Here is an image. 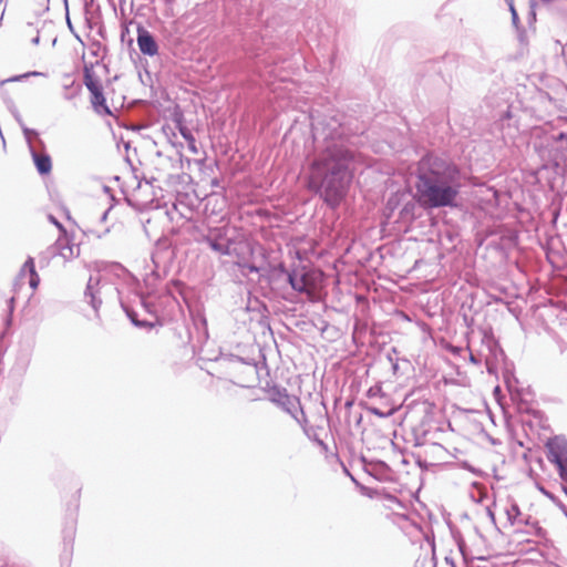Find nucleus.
<instances>
[{"mask_svg":"<svg viewBox=\"0 0 567 567\" xmlns=\"http://www.w3.org/2000/svg\"><path fill=\"white\" fill-rule=\"evenodd\" d=\"M317 143L309 158L307 187L334 209L347 197L354 177L355 153L347 128L336 117L312 124Z\"/></svg>","mask_w":567,"mask_h":567,"instance_id":"obj_1","label":"nucleus"},{"mask_svg":"<svg viewBox=\"0 0 567 567\" xmlns=\"http://www.w3.org/2000/svg\"><path fill=\"white\" fill-rule=\"evenodd\" d=\"M461 188L462 172L453 161L433 154L419 161L415 190L417 202L424 207L456 206Z\"/></svg>","mask_w":567,"mask_h":567,"instance_id":"obj_2","label":"nucleus"},{"mask_svg":"<svg viewBox=\"0 0 567 567\" xmlns=\"http://www.w3.org/2000/svg\"><path fill=\"white\" fill-rule=\"evenodd\" d=\"M197 241L207 245L220 256H230L236 244L235 229L228 225L208 227L206 231H199Z\"/></svg>","mask_w":567,"mask_h":567,"instance_id":"obj_3","label":"nucleus"},{"mask_svg":"<svg viewBox=\"0 0 567 567\" xmlns=\"http://www.w3.org/2000/svg\"><path fill=\"white\" fill-rule=\"evenodd\" d=\"M84 85L91 93V104L94 112L101 116H111L113 115L111 109L106 104V99L104 96L103 86L97 79V76L92 71L91 66H84Z\"/></svg>","mask_w":567,"mask_h":567,"instance_id":"obj_4","label":"nucleus"},{"mask_svg":"<svg viewBox=\"0 0 567 567\" xmlns=\"http://www.w3.org/2000/svg\"><path fill=\"white\" fill-rule=\"evenodd\" d=\"M270 401L288 413L299 424L307 423V416L297 396L290 395L285 388L274 386Z\"/></svg>","mask_w":567,"mask_h":567,"instance_id":"obj_5","label":"nucleus"},{"mask_svg":"<svg viewBox=\"0 0 567 567\" xmlns=\"http://www.w3.org/2000/svg\"><path fill=\"white\" fill-rule=\"evenodd\" d=\"M547 447L548 460L557 466L563 481V489L567 495V441L555 437L548 442Z\"/></svg>","mask_w":567,"mask_h":567,"instance_id":"obj_6","label":"nucleus"},{"mask_svg":"<svg viewBox=\"0 0 567 567\" xmlns=\"http://www.w3.org/2000/svg\"><path fill=\"white\" fill-rule=\"evenodd\" d=\"M482 342L486 350V353H483L486 369L488 373H495L499 364L506 359L505 352L493 334H484Z\"/></svg>","mask_w":567,"mask_h":567,"instance_id":"obj_7","label":"nucleus"},{"mask_svg":"<svg viewBox=\"0 0 567 567\" xmlns=\"http://www.w3.org/2000/svg\"><path fill=\"white\" fill-rule=\"evenodd\" d=\"M282 271L287 275V281L295 291L312 297L315 292V284L311 278V272L305 270L299 271L296 269L287 271L284 268Z\"/></svg>","mask_w":567,"mask_h":567,"instance_id":"obj_8","label":"nucleus"},{"mask_svg":"<svg viewBox=\"0 0 567 567\" xmlns=\"http://www.w3.org/2000/svg\"><path fill=\"white\" fill-rule=\"evenodd\" d=\"M507 520L511 525L515 524H524L526 526H530L534 528V534L536 536H544L545 532L544 529L538 525V522L533 520L530 515H524L517 503L512 502L508 506L504 509Z\"/></svg>","mask_w":567,"mask_h":567,"instance_id":"obj_9","label":"nucleus"},{"mask_svg":"<svg viewBox=\"0 0 567 567\" xmlns=\"http://www.w3.org/2000/svg\"><path fill=\"white\" fill-rule=\"evenodd\" d=\"M137 47L143 55L155 56L158 54V43L152 32H150L144 25H137Z\"/></svg>","mask_w":567,"mask_h":567,"instance_id":"obj_10","label":"nucleus"},{"mask_svg":"<svg viewBox=\"0 0 567 567\" xmlns=\"http://www.w3.org/2000/svg\"><path fill=\"white\" fill-rule=\"evenodd\" d=\"M549 146L554 164L556 166L567 165V133L559 132L553 136Z\"/></svg>","mask_w":567,"mask_h":567,"instance_id":"obj_11","label":"nucleus"},{"mask_svg":"<svg viewBox=\"0 0 567 567\" xmlns=\"http://www.w3.org/2000/svg\"><path fill=\"white\" fill-rule=\"evenodd\" d=\"M157 158V165L154 167L156 173H152L151 175L143 174L141 177L136 174V169L134 171V177L136 179H140L138 187L141 186V182L144 181L148 185H154L155 182H158L165 177V174L163 172V167L169 165L172 163L171 157L163 156L161 152L156 153Z\"/></svg>","mask_w":567,"mask_h":567,"instance_id":"obj_12","label":"nucleus"},{"mask_svg":"<svg viewBox=\"0 0 567 567\" xmlns=\"http://www.w3.org/2000/svg\"><path fill=\"white\" fill-rule=\"evenodd\" d=\"M54 251H58V254L64 259V260H71L80 255V247L76 244H73L70 238L65 235H61L55 244H54Z\"/></svg>","mask_w":567,"mask_h":567,"instance_id":"obj_13","label":"nucleus"},{"mask_svg":"<svg viewBox=\"0 0 567 567\" xmlns=\"http://www.w3.org/2000/svg\"><path fill=\"white\" fill-rule=\"evenodd\" d=\"M30 154L40 175H48L51 173L52 159L44 148H41L40 151L38 147H31Z\"/></svg>","mask_w":567,"mask_h":567,"instance_id":"obj_14","label":"nucleus"},{"mask_svg":"<svg viewBox=\"0 0 567 567\" xmlns=\"http://www.w3.org/2000/svg\"><path fill=\"white\" fill-rule=\"evenodd\" d=\"M100 278L90 276L86 288L84 291V298L87 300V302L91 305L95 313H99L100 307L102 305V300L100 298Z\"/></svg>","mask_w":567,"mask_h":567,"instance_id":"obj_15","label":"nucleus"},{"mask_svg":"<svg viewBox=\"0 0 567 567\" xmlns=\"http://www.w3.org/2000/svg\"><path fill=\"white\" fill-rule=\"evenodd\" d=\"M29 275V286L35 290L39 287L40 284V277L35 270V262L34 258L29 256L24 264L22 265L19 276L23 277L25 275Z\"/></svg>","mask_w":567,"mask_h":567,"instance_id":"obj_16","label":"nucleus"},{"mask_svg":"<svg viewBox=\"0 0 567 567\" xmlns=\"http://www.w3.org/2000/svg\"><path fill=\"white\" fill-rule=\"evenodd\" d=\"M120 303H121V307H122L123 311L125 312L126 317L130 319L131 323L134 327L145 328V329H152L155 327V322L138 319V313L122 299L120 300Z\"/></svg>","mask_w":567,"mask_h":567,"instance_id":"obj_17","label":"nucleus"},{"mask_svg":"<svg viewBox=\"0 0 567 567\" xmlns=\"http://www.w3.org/2000/svg\"><path fill=\"white\" fill-rule=\"evenodd\" d=\"M141 305V307L144 309V311L153 317L156 318L155 324H162L157 318V308L156 305L148 300L147 296L143 293H137L135 296Z\"/></svg>","mask_w":567,"mask_h":567,"instance_id":"obj_18","label":"nucleus"},{"mask_svg":"<svg viewBox=\"0 0 567 567\" xmlns=\"http://www.w3.org/2000/svg\"><path fill=\"white\" fill-rule=\"evenodd\" d=\"M22 133H23V136L27 141V144L29 146V151L31 150V147H37L35 145H33V142L32 140L35 138L37 140V144L40 148H44V142L39 138V133L38 131L33 130V128H29L27 125H22Z\"/></svg>","mask_w":567,"mask_h":567,"instance_id":"obj_19","label":"nucleus"},{"mask_svg":"<svg viewBox=\"0 0 567 567\" xmlns=\"http://www.w3.org/2000/svg\"><path fill=\"white\" fill-rule=\"evenodd\" d=\"M179 133L183 136V138L187 142V147L190 153L197 154L198 148L196 146V140L193 133L187 128L186 126H179Z\"/></svg>","mask_w":567,"mask_h":567,"instance_id":"obj_20","label":"nucleus"},{"mask_svg":"<svg viewBox=\"0 0 567 567\" xmlns=\"http://www.w3.org/2000/svg\"><path fill=\"white\" fill-rule=\"evenodd\" d=\"M416 204L413 200L406 202L400 210V218L403 220L414 218V209Z\"/></svg>","mask_w":567,"mask_h":567,"instance_id":"obj_21","label":"nucleus"},{"mask_svg":"<svg viewBox=\"0 0 567 567\" xmlns=\"http://www.w3.org/2000/svg\"><path fill=\"white\" fill-rule=\"evenodd\" d=\"M40 75H44V74L41 72H38V71H31V72H27L24 74L14 75L9 79L0 81V86L2 87L6 83H9V82H18V81H21L22 79H27L29 76H40Z\"/></svg>","mask_w":567,"mask_h":567,"instance_id":"obj_22","label":"nucleus"},{"mask_svg":"<svg viewBox=\"0 0 567 567\" xmlns=\"http://www.w3.org/2000/svg\"><path fill=\"white\" fill-rule=\"evenodd\" d=\"M34 30L32 23H27L24 33H29L30 31ZM31 43L34 45H38L40 43V35H39V29L35 28V35L31 38Z\"/></svg>","mask_w":567,"mask_h":567,"instance_id":"obj_23","label":"nucleus"},{"mask_svg":"<svg viewBox=\"0 0 567 567\" xmlns=\"http://www.w3.org/2000/svg\"><path fill=\"white\" fill-rule=\"evenodd\" d=\"M399 203V199L396 196H391L386 202V209L390 210V215L395 209L396 205Z\"/></svg>","mask_w":567,"mask_h":567,"instance_id":"obj_24","label":"nucleus"},{"mask_svg":"<svg viewBox=\"0 0 567 567\" xmlns=\"http://www.w3.org/2000/svg\"><path fill=\"white\" fill-rule=\"evenodd\" d=\"M305 433H306V435H307L310 440H312L313 442H316L320 447H322V449H323V450H326V451L328 450L327 444H326L321 439H319L317 435L311 436V435L309 434L308 430H306V429H305Z\"/></svg>","mask_w":567,"mask_h":567,"instance_id":"obj_25","label":"nucleus"},{"mask_svg":"<svg viewBox=\"0 0 567 567\" xmlns=\"http://www.w3.org/2000/svg\"><path fill=\"white\" fill-rule=\"evenodd\" d=\"M49 220L54 225L56 226V228L61 231L62 235H65L66 234V229L65 227L53 216V215H49Z\"/></svg>","mask_w":567,"mask_h":567,"instance_id":"obj_26","label":"nucleus"},{"mask_svg":"<svg viewBox=\"0 0 567 567\" xmlns=\"http://www.w3.org/2000/svg\"><path fill=\"white\" fill-rule=\"evenodd\" d=\"M509 11H511V16H512V22L515 27L518 25L519 23V18H518V13L516 11V8L515 7H512V8H508Z\"/></svg>","mask_w":567,"mask_h":567,"instance_id":"obj_27","label":"nucleus"},{"mask_svg":"<svg viewBox=\"0 0 567 567\" xmlns=\"http://www.w3.org/2000/svg\"><path fill=\"white\" fill-rule=\"evenodd\" d=\"M12 114H13V116H14L16 121L18 122V124L20 125V127L22 128V125H25V124H24V122H23L22 116L20 115V113H19L17 110H14V111L12 112Z\"/></svg>","mask_w":567,"mask_h":567,"instance_id":"obj_28","label":"nucleus"},{"mask_svg":"<svg viewBox=\"0 0 567 567\" xmlns=\"http://www.w3.org/2000/svg\"><path fill=\"white\" fill-rule=\"evenodd\" d=\"M112 268H113L114 270H116V271L118 270V271H121V272L130 274V272L127 271V269H126L124 266H122L120 262H114V264L112 265Z\"/></svg>","mask_w":567,"mask_h":567,"instance_id":"obj_29","label":"nucleus"},{"mask_svg":"<svg viewBox=\"0 0 567 567\" xmlns=\"http://www.w3.org/2000/svg\"><path fill=\"white\" fill-rule=\"evenodd\" d=\"M369 411L374 414V415H378V416H381L383 417L385 414L383 412H381L378 408H370Z\"/></svg>","mask_w":567,"mask_h":567,"instance_id":"obj_30","label":"nucleus"},{"mask_svg":"<svg viewBox=\"0 0 567 567\" xmlns=\"http://www.w3.org/2000/svg\"><path fill=\"white\" fill-rule=\"evenodd\" d=\"M110 210H111V207L103 212V214L100 217L101 223H104L106 220Z\"/></svg>","mask_w":567,"mask_h":567,"instance_id":"obj_31","label":"nucleus"},{"mask_svg":"<svg viewBox=\"0 0 567 567\" xmlns=\"http://www.w3.org/2000/svg\"><path fill=\"white\" fill-rule=\"evenodd\" d=\"M80 91H81V86H80V85H78V86H76V89H75V92H74L73 94L65 95V99H66V100H71V99H73V96H74V95H76V94H79V93H80Z\"/></svg>","mask_w":567,"mask_h":567,"instance_id":"obj_32","label":"nucleus"},{"mask_svg":"<svg viewBox=\"0 0 567 567\" xmlns=\"http://www.w3.org/2000/svg\"><path fill=\"white\" fill-rule=\"evenodd\" d=\"M230 361L246 363V361L241 357H238V355H231Z\"/></svg>","mask_w":567,"mask_h":567,"instance_id":"obj_33","label":"nucleus"},{"mask_svg":"<svg viewBox=\"0 0 567 567\" xmlns=\"http://www.w3.org/2000/svg\"><path fill=\"white\" fill-rule=\"evenodd\" d=\"M247 268L249 269L250 272H258L259 271L258 267H256L255 265H247Z\"/></svg>","mask_w":567,"mask_h":567,"instance_id":"obj_34","label":"nucleus"},{"mask_svg":"<svg viewBox=\"0 0 567 567\" xmlns=\"http://www.w3.org/2000/svg\"><path fill=\"white\" fill-rule=\"evenodd\" d=\"M445 564L449 565V567L456 566L452 558L445 557Z\"/></svg>","mask_w":567,"mask_h":567,"instance_id":"obj_35","label":"nucleus"},{"mask_svg":"<svg viewBox=\"0 0 567 567\" xmlns=\"http://www.w3.org/2000/svg\"><path fill=\"white\" fill-rule=\"evenodd\" d=\"M66 23H68L69 29H70L72 32H74L73 25H72L71 20H70V18H69V16H68V14H66Z\"/></svg>","mask_w":567,"mask_h":567,"instance_id":"obj_36","label":"nucleus"},{"mask_svg":"<svg viewBox=\"0 0 567 567\" xmlns=\"http://www.w3.org/2000/svg\"><path fill=\"white\" fill-rule=\"evenodd\" d=\"M505 382H506L508 389L511 390L512 389V383H511V378L508 375H505Z\"/></svg>","mask_w":567,"mask_h":567,"instance_id":"obj_37","label":"nucleus"},{"mask_svg":"<svg viewBox=\"0 0 567 567\" xmlns=\"http://www.w3.org/2000/svg\"><path fill=\"white\" fill-rule=\"evenodd\" d=\"M8 302H9V308H10V310L12 311V309H13L14 298H13V297H12V298H10V299L8 300Z\"/></svg>","mask_w":567,"mask_h":567,"instance_id":"obj_38","label":"nucleus"},{"mask_svg":"<svg viewBox=\"0 0 567 567\" xmlns=\"http://www.w3.org/2000/svg\"><path fill=\"white\" fill-rule=\"evenodd\" d=\"M151 275L154 276L156 279H159V277H161L159 274L155 269H153L151 271Z\"/></svg>","mask_w":567,"mask_h":567,"instance_id":"obj_39","label":"nucleus"},{"mask_svg":"<svg viewBox=\"0 0 567 567\" xmlns=\"http://www.w3.org/2000/svg\"><path fill=\"white\" fill-rule=\"evenodd\" d=\"M505 1L507 3L508 8L515 7L514 6V0H505Z\"/></svg>","mask_w":567,"mask_h":567,"instance_id":"obj_40","label":"nucleus"},{"mask_svg":"<svg viewBox=\"0 0 567 567\" xmlns=\"http://www.w3.org/2000/svg\"><path fill=\"white\" fill-rule=\"evenodd\" d=\"M488 516L491 517V519L494 522L495 520V516H494V513L488 509Z\"/></svg>","mask_w":567,"mask_h":567,"instance_id":"obj_41","label":"nucleus"},{"mask_svg":"<svg viewBox=\"0 0 567 567\" xmlns=\"http://www.w3.org/2000/svg\"><path fill=\"white\" fill-rule=\"evenodd\" d=\"M471 361L474 362V363L478 362L473 353H471Z\"/></svg>","mask_w":567,"mask_h":567,"instance_id":"obj_42","label":"nucleus"},{"mask_svg":"<svg viewBox=\"0 0 567 567\" xmlns=\"http://www.w3.org/2000/svg\"><path fill=\"white\" fill-rule=\"evenodd\" d=\"M1 95H2V97L4 99V101H7V93H6V91H4V90H2V91H1Z\"/></svg>","mask_w":567,"mask_h":567,"instance_id":"obj_43","label":"nucleus"},{"mask_svg":"<svg viewBox=\"0 0 567 567\" xmlns=\"http://www.w3.org/2000/svg\"><path fill=\"white\" fill-rule=\"evenodd\" d=\"M373 394H374L373 389H372V388H371V389H369V391H368V395H369V396H372Z\"/></svg>","mask_w":567,"mask_h":567,"instance_id":"obj_44","label":"nucleus"},{"mask_svg":"<svg viewBox=\"0 0 567 567\" xmlns=\"http://www.w3.org/2000/svg\"><path fill=\"white\" fill-rule=\"evenodd\" d=\"M433 567H436V565H434Z\"/></svg>","mask_w":567,"mask_h":567,"instance_id":"obj_45","label":"nucleus"},{"mask_svg":"<svg viewBox=\"0 0 567 567\" xmlns=\"http://www.w3.org/2000/svg\"><path fill=\"white\" fill-rule=\"evenodd\" d=\"M452 567H456V566H452Z\"/></svg>","mask_w":567,"mask_h":567,"instance_id":"obj_46","label":"nucleus"}]
</instances>
